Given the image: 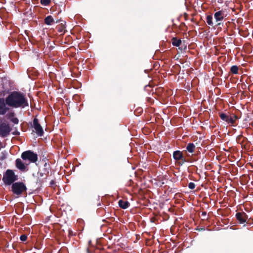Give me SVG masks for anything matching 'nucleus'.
<instances>
[{"instance_id":"obj_7","label":"nucleus","mask_w":253,"mask_h":253,"mask_svg":"<svg viewBox=\"0 0 253 253\" xmlns=\"http://www.w3.org/2000/svg\"><path fill=\"white\" fill-rule=\"evenodd\" d=\"M11 128L8 124L4 123L0 124V135L2 137L7 136L10 133Z\"/></svg>"},{"instance_id":"obj_16","label":"nucleus","mask_w":253,"mask_h":253,"mask_svg":"<svg viewBox=\"0 0 253 253\" xmlns=\"http://www.w3.org/2000/svg\"><path fill=\"white\" fill-rule=\"evenodd\" d=\"M50 171L51 169L50 165L47 163H45L44 165L43 172L40 174H49Z\"/></svg>"},{"instance_id":"obj_28","label":"nucleus","mask_w":253,"mask_h":253,"mask_svg":"<svg viewBox=\"0 0 253 253\" xmlns=\"http://www.w3.org/2000/svg\"><path fill=\"white\" fill-rule=\"evenodd\" d=\"M188 187L190 189H194L195 187V184L193 182H190L188 184Z\"/></svg>"},{"instance_id":"obj_31","label":"nucleus","mask_w":253,"mask_h":253,"mask_svg":"<svg viewBox=\"0 0 253 253\" xmlns=\"http://www.w3.org/2000/svg\"><path fill=\"white\" fill-rule=\"evenodd\" d=\"M55 184V182L54 181V180H52L50 182V185L52 187H53L54 186V185Z\"/></svg>"},{"instance_id":"obj_36","label":"nucleus","mask_w":253,"mask_h":253,"mask_svg":"<svg viewBox=\"0 0 253 253\" xmlns=\"http://www.w3.org/2000/svg\"><path fill=\"white\" fill-rule=\"evenodd\" d=\"M12 133H13V134H14V135H19V132H13Z\"/></svg>"},{"instance_id":"obj_6","label":"nucleus","mask_w":253,"mask_h":253,"mask_svg":"<svg viewBox=\"0 0 253 253\" xmlns=\"http://www.w3.org/2000/svg\"><path fill=\"white\" fill-rule=\"evenodd\" d=\"M32 126L35 129V132L38 136H42L43 135V130L37 118L34 119Z\"/></svg>"},{"instance_id":"obj_3","label":"nucleus","mask_w":253,"mask_h":253,"mask_svg":"<svg viewBox=\"0 0 253 253\" xmlns=\"http://www.w3.org/2000/svg\"><path fill=\"white\" fill-rule=\"evenodd\" d=\"M27 187L23 182H16L11 186L12 192L17 196H21L23 194H27Z\"/></svg>"},{"instance_id":"obj_40","label":"nucleus","mask_w":253,"mask_h":253,"mask_svg":"<svg viewBox=\"0 0 253 253\" xmlns=\"http://www.w3.org/2000/svg\"><path fill=\"white\" fill-rule=\"evenodd\" d=\"M253 177V175H252Z\"/></svg>"},{"instance_id":"obj_17","label":"nucleus","mask_w":253,"mask_h":253,"mask_svg":"<svg viewBox=\"0 0 253 253\" xmlns=\"http://www.w3.org/2000/svg\"><path fill=\"white\" fill-rule=\"evenodd\" d=\"M171 42L173 45L179 46L181 43V41L180 39H177L176 38H173L171 39Z\"/></svg>"},{"instance_id":"obj_8","label":"nucleus","mask_w":253,"mask_h":253,"mask_svg":"<svg viewBox=\"0 0 253 253\" xmlns=\"http://www.w3.org/2000/svg\"><path fill=\"white\" fill-rule=\"evenodd\" d=\"M9 110V108L7 106L6 97L5 98H0V115H5Z\"/></svg>"},{"instance_id":"obj_32","label":"nucleus","mask_w":253,"mask_h":253,"mask_svg":"<svg viewBox=\"0 0 253 253\" xmlns=\"http://www.w3.org/2000/svg\"><path fill=\"white\" fill-rule=\"evenodd\" d=\"M12 178L13 179V183H15L14 181H15L18 179V175L17 176H12Z\"/></svg>"},{"instance_id":"obj_15","label":"nucleus","mask_w":253,"mask_h":253,"mask_svg":"<svg viewBox=\"0 0 253 253\" xmlns=\"http://www.w3.org/2000/svg\"><path fill=\"white\" fill-rule=\"evenodd\" d=\"M195 149V146L193 143H190L187 144V145L186 146V150L187 151L192 153L194 152Z\"/></svg>"},{"instance_id":"obj_1","label":"nucleus","mask_w":253,"mask_h":253,"mask_svg":"<svg viewBox=\"0 0 253 253\" xmlns=\"http://www.w3.org/2000/svg\"><path fill=\"white\" fill-rule=\"evenodd\" d=\"M7 106L13 108H24L29 106L26 95L20 91H13L6 96Z\"/></svg>"},{"instance_id":"obj_25","label":"nucleus","mask_w":253,"mask_h":253,"mask_svg":"<svg viewBox=\"0 0 253 253\" xmlns=\"http://www.w3.org/2000/svg\"><path fill=\"white\" fill-rule=\"evenodd\" d=\"M216 24L213 26V28H215V27H217V28H221V26H223V23L222 22V21H215Z\"/></svg>"},{"instance_id":"obj_20","label":"nucleus","mask_w":253,"mask_h":253,"mask_svg":"<svg viewBox=\"0 0 253 253\" xmlns=\"http://www.w3.org/2000/svg\"><path fill=\"white\" fill-rule=\"evenodd\" d=\"M239 68L236 65H234L230 68V72L233 74H238Z\"/></svg>"},{"instance_id":"obj_33","label":"nucleus","mask_w":253,"mask_h":253,"mask_svg":"<svg viewBox=\"0 0 253 253\" xmlns=\"http://www.w3.org/2000/svg\"><path fill=\"white\" fill-rule=\"evenodd\" d=\"M234 119H235V121L237 119H238V117L235 115H233L232 116Z\"/></svg>"},{"instance_id":"obj_12","label":"nucleus","mask_w":253,"mask_h":253,"mask_svg":"<svg viewBox=\"0 0 253 253\" xmlns=\"http://www.w3.org/2000/svg\"><path fill=\"white\" fill-rule=\"evenodd\" d=\"M63 23H61L59 25L57 26V31L59 33H65L67 30H66V22L64 21H62Z\"/></svg>"},{"instance_id":"obj_9","label":"nucleus","mask_w":253,"mask_h":253,"mask_svg":"<svg viewBox=\"0 0 253 253\" xmlns=\"http://www.w3.org/2000/svg\"><path fill=\"white\" fill-rule=\"evenodd\" d=\"M236 217L240 223H244L246 222L248 218L247 215L244 212H237L236 214Z\"/></svg>"},{"instance_id":"obj_14","label":"nucleus","mask_w":253,"mask_h":253,"mask_svg":"<svg viewBox=\"0 0 253 253\" xmlns=\"http://www.w3.org/2000/svg\"><path fill=\"white\" fill-rule=\"evenodd\" d=\"M44 23L47 25H51L54 22L53 18L51 15H48L44 20Z\"/></svg>"},{"instance_id":"obj_38","label":"nucleus","mask_w":253,"mask_h":253,"mask_svg":"<svg viewBox=\"0 0 253 253\" xmlns=\"http://www.w3.org/2000/svg\"><path fill=\"white\" fill-rule=\"evenodd\" d=\"M87 251L88 253H90L89 251V250L88 249H87Z\"/></svg>"},{"instance_id":"obj_34","label":"nucleus","mask_w":253,"mask_h":253,"mask_svg":"<svg viewBox=\"0 0 253 253\" xmlns=\"http://www.w3.org/2000/svg\"><path fill=\"white\" fill-rule=\"evenodd\" d=\"M206 214H207V213H206V211H203V212H202V214H201V215H202V216H206Z\"/></svg>"},{"instance_id":"obj_39","label":"nucleus","mask_w":253,"mask_h":253,"mask_svg":"<svg viewBox=\"0 0 253 253\" xmlns=\"http://www.w3.org/2000/svg\"><path fill=\"white\" fill-rule=\"evenodd\" d=\"M246 176V175H242V177H244V176H245V177Z\"/></svg>"},{"instance_id":"obj_10","label":"nucleus","mask_w":253,"mask_h":253,"mask_svg":"<svg viewBox=\"0 0 253 253\" xmlns=\"http://www.w3.org/2000/svg\"><path fill=\"white\" fill-rule=\"evenodd\" d=\"M12 176H17V175H3L2 181L5 185H10L13 183Z\"/></svg>"},{"instance_id":"obj_21","label":"nucleus","mask_w":253,"mask_h":253,"mask_svg":"<svg viewBox=\"0 0 253 253\" xmlns=\"http://www.w3.org/2000/svg\"><path fill=\"white\" fill-rule=\"evenodd\" d=\"M219 116L223 121H225L226 122H227V120L229 117V116L223 113H219Z\"/></svg>"},{"instance_id":"obj_24","label":"nucleus","mask_w":253,"mask_h":253,"mask_svg":"<svg viewBox=\"0 0 253 253\" xmlns=\"http://www.w3.org/2000/svg\"><path fill=\"white\" fill-rule=\"evenodd\" d=\"M51 2V0H41V3L44 6L48 5Z\"/></svg>"},{"instance_id":"obj_2","label":"nucleus","mask_w":253,"mask_h":253,"mask_svg":"<svg viewBox=\"0 0 253 253\" xmlns=\"http://www.w3.org/2000/svg\"><path fill=\"white\" fill-rule=\"evenodd\" d=\"M20 159H17L15 161L16 167L22 172H26L29 170V165L30 163H36L38 159V155L31 150L23 152L21 155Z\"/></svg>"},{"instance_id":"obj_30","label":"nucleus","mask_w":253,"mask_h":253,"mask_svg":"<svg viewBox=\"0 0 253 253\" xmlns=\"http://www.w3.org/2000/svg\"><path fill=\"white\" fill-rule=\"evenodd\" d=\"M4 174H14V173L12 170L7 169Z\"/></svg>"},{"instance_id":"obj_27","label":"nucleus","mask_w":253,"mask_h":253,"mask_svg":"<svg viewBox=\"0 0 253 253\" xmlns=\"http://www.w3.org/2000/svg\"><path fill=\"white\" fill-rule=\"evenodd\" d=\"M20 239L22 241H23V242L26 241L27 239V235H26L25 234L22 235L20 237Z\"/></svg>"},{"instance_id":"obj_26","label":"nucleus","mask_w":253,"mask_h":253,"mask_svg":"<svg viewBox=\"0 0 253 253\" xmlns=\"http://www.w3.org/2000/svg\"><path fill=\"white\" fill-rule=\"evenodd\" d=\"M10 121L15 124H18L19 123V120L17 118L14 117L11 118Z\"/></svg>"},{"instance_id":"obj_5","label":"nucleus","mask_w":253,"mask_h":253,"mask_svg":"<svg viewBox=\"0 0 253 253\" xmlns=\"http://www.w3.org/2000/svg\"><path fill=\"white\" fill-rule=\"evenodd\" d=\"M173 159L179 164L182 165L187 161L186 157L184 155L183 152L179 150L174 151L173 152Z\"/></svg>"},{"instance_id":"obj_19","label":"nucleus","mask_w":253,"mask_h":253,"mask_svg":"<svg viewBox=\"0 0 253 253\" xmlns=\"http://www.w3.org/2000/svg\"><path fill=\"white\" fill-rule=\"evenodd\" d=\"M206 20L207 24L213 27V23L212 21V16L211 15H207L206 16Z\"/></svg>"},{"instance_id":"obj_37","label":"nucleus","mask_w":253,"mask_h":253,"mask_svg":"<svg viewBox=\"0 0 253 253\" xmlns=\"http://www.w3.org/2000/svg\"><path fill=\"white\" fill-rule=\"evenodd\" d=\"M60 21H61V20L60 19H57V20H56L55 23H59Z\"/></svg>"},{"instance_id":"obj_22","label":"nucleus","mask_w":253,"mask_h":253,"mask_svg":"<svg viewBox=\"0 0 253 253\" xmlns=\"http://www.w3.org/2000/svg\"><path fill=\"white\" fill-rule=\"evenodd\" d=\"M227 124H231V126H235V119H234L232 117L229 116L227 122Z\"/></svg>"},{"instance_id":"obj_23","label":"nucleus","mask_w":253,"mask_h":253,"mask_svg":"<svg viewBox=\"0 0 253 253\" xmlns=\"http://www.w3.org/2000/svg\"><path fill=\"white\" fill-rule=\"evenodd\" d=\"M188 177L191 180L197 181L199 180L201 176V175H198L197 177H195V176H194V175H188Z\"/></svg>"},{"instance_id":"obj_29","label":"nucleus","mask_w":253,"mask_h":253,"mask_svg":"<svg viewBox=\"0 0 253 253\" xmlns=\"http://www.w3.org/2000/svg\"><path fill=\"white\" fill-rule=\"evenodd\" d=\"M8 118L10 119L11 118H13L14 117V116H15V113L14 112H10V113H9L8 115Z\"/></svg>"},{"instance_id":"obj_18","label":"nucleus","mask_w":253,"mask_h":253,"mask_svg":"<svg viewBox=\"0 0 253 253\" xmlns=\"http://www.w3.org/2000/svg\"><path fill=\"white\" fill-rule=\"evenodd\" d=\"M138 175L135 174L134 175V179L132 180L131 179H129L130 183L128 184L129 186H131L132 183H135L136 184H137V182L138 180H141V178L138 176Z\"/></svg>"},{"instance_id":"obj_35","label":"nucleus","mask_w":253,"mask_h":253,"mask_svg":"<svg viewBox=\"0 0 253 253\" xmlns=\"http://www.w3.org/2000/svg\"><path fill=\"white\" fill-rule=\"evenodd\" d=\"M37 183H39V185H41L42 183L41 179H37Z\"/></svg>"},{"instance_id":"obj_4","label":"nucleus","mask_w":253,"mask_h":253,"mask_svg":"<svg viewBox=\"0 0 253 253\" xmlns=\"http://www.w3.org/2000/svg\"><path fill=\"white\" fill-rule=\"evenodd\" d=\"M152 179L151 180L152 183L158 186L161 187L167 182L168 179L166 178L167 175H152Z\"/></svg>"},{"instance_id":"obj_13","label":"nucleus","mask_w":253,"mask_h":253,"mask_svg":"<svg viewBox=\"0 0 253 253\" xmlns=\"http://www.w3.org/2000/svg\"><path fill=\"white\" fill-rule=\"evenodd\" d=\"M118 204L119 207L123 209H126L130 206V204L128 201L122 200H119Z\"/></svg>"},{"instance_id":"obj_11","label":"nucleus","mask_w":253,"mask_h":253,"mask_svg":"<svg viewBox=\"0 0 253 253\" xmlns=\"http://www.w3.org/2000/svg\"><path fill=\"white\" fill-rule=\"evenodd\" d=\"M214 17L215 21H222L225 17L224 12L223 10H220L216 12L214 14Z\"/></svg>"}]
</instances>
